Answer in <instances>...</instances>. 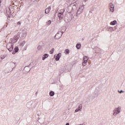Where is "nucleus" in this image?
<instances>
[{
	"mask_svg": "<svg viewBox=\"0 0 125 125\" xmlns=\"http://www.w3.org/2000/svg\"><path fill=\"white\" fill-rule=\"evenodd\" d=\"M37 49H38V50H42V46L39 45L37 47Z\"/></svg>",
	"mask_w": 125,
	"mask_h": 125,
	"instance_id": "a211bd4d",
	"label": "nucleus"
},
{
	"mask_svg": "<svg viewBox=\"0 0 125 125\" xmlns=\"http://www.w3.org/2000/svg\"><path fill=\"white\" fill-rule=\"evenodd\" d=\"M109 8L111 12H114L115 11L114 4L112 3H109Z\"/></svg>",
	"mask_w": 125,
	"mask_h": 125,
	"instance_id": "423d86ee",
	"label": "nucleus"
},
{
	"mask_svg": "<svg viewBox=\"0 0 125 125\" xmlns=\"http://www.w3.org/2000/svg\"><path fill=\"white\" fill-rule=\"evenodd\" d=\"M37 94H38V92H36V95H37Z\"/></svg>",
	"mask_w": 125,
	"mask_h": 125,
	"instance_id": "4c0bfd02",
	"label": "nucleus"
},
{
	"mask_svg": "<svg viewBox=\"0 0 125 125\" xmlns=\"http://www.w3.org/2000/svg\"><path fill=\"white\" fill-rule=\"evenodd\" d=\"M84 0V1H86V0Z\"/></svg>",
	"mask_w": 125,
	"mask_h": 125,
	"instance_id": "58836bf2",
	"label": "nucleus"
},
{
	"mask_svg": "<svg viewBox=\"0 0 125 125\" xmlns=\"http://www.w3.org/2000/svg\"><path fill=\"white\" fill-rule=\"evenodd\" d=\"M64 51L66 54H69L70 53V50L69 49H65Z\"/></svg>",
	"mask_w": 125,
	"mask_h": 125,
	"instance_id": "412c9836",
	"label": "nucleus"
},
{
	"mask_svg": "<svg viewBox=\"0 0 125 125\" xmlns=\"http://www.w3.org/2000/svg\"><path fill=\"white\" fill-rule=\"evenodd\" d=\"M25 43H26V41H23L20 44V46H24Z\"/></svg>",
	"mask_w": 125,
	"mask_h": 125,
	"instance_id": "f3484780",
	"label": "nucleus"
},
{
	"mask_svg": "<svg viewBox=\"0 0 125 125\" xmlns=\"http://www.w3.org/2000/svg\"><path fill=\"white\" fill-rule=\"evenodd\" d=\"M15 53H16V52H12V54H15Z\"/></svg>",
	"mask_w": 125,
	"mask_h": 125,
	"instance_id": "473e14b6",
	"label": "nucleus"
},
{
	"mask_svg": "<svg viewBox=\"0 0 125 125\" xmlns=\"http://www.w3.org/2000/svg\"><path fill=\"white\" fill-rule=\"evenodd\" d=\"M19 24H21V22H20V21H19V22H18V24L19 25Z\"/></svg>",
	"mask_w": 125,
	"mask_h": 125,
	"instance_id": "7c9ffc66",
	"label": "nucleus"
},
{
	"mask_svg": "<svg viewBox=\"0 0 125 125\" xmlns=\"http://www.w3.org/2000/svg\"><path fill=\"white\" fill-rule=\"evenodd\" d=\"M51 50H52V51H53V52H54V48H52V49Z\"/></svg>",
	"mask_w": 125,
	"mask_h": 125,
	"instance_id": "2f4dec72",
	"label": "nucleus"
},
{
	"mask_svg": "<svg viewBox=\"0 0 125 125\" xmlns=\"http://www.w3.org/2000/svg\"><path fill=\"white\" fill-rule=\"evenodd\" d=\"M48 56H49V55L47 54H45L43 55L42 56V60H45V59H46V58H47L48 57Z\"/></svg>",
	"mask_w": 125,
	"mask_h": 125,
	"instance_id": "ddd939ff",
	"label": "nucleus"
},
{
	"mask_svg": "<svg viewBox=\"0 0 125 125\" xmlns=\"http://www.w3.org/2000/svg\"><path fill=\"white\" fill-rule=\"evenodd\" d=\"M58 16L60 20H62V19H63V17H64V15L63 14L58 13Z\"/></svg>",
	"mask_w": 125,
	"mask_h": 125,
	"instance_id": "9b49d317",
	"label": "nucleus"
},
{
	"mask_svg": "<svg viewBox=\"0 0 125 125\" xmlns=\"http://www.w3.org/2000/svg\"><path fill=\"white\" fill-rule=\"evenodd\" d=\"M23 70L25 71V73H29V72L31 71V69H30L29 66L28 65V66H25Z\"/></svg>",
	"mask_w": 125,
	"mask_h": 125,
	"instance_id": "1a4fd4ad",
	"label": "nucleus"
},
{
	"mask_svg": "<svg viewBox=\"0 0 125 125\" xmlns=\"http://www.w3.org/2000/svg\"><path fill=\"white\" fill-rule=\"evenodd\" d=\"M63 31H59L55 36L54 38L55 40H59L61 37H62V35H63Z\"/></svg>",
	"mask_w": 125,
	"mask_h": 125,
	"instance_id": "39448f33",
	"label": "nucleus"
},
{
	"mask_svg": "<svg viewBox=\"0 0 125 125\" xmlns=\"http://www.w3.org/2000/svg\"><path fill=\"white\" fill-rule=\"evenodd\" d=\"M60 57H61V53H59L57 56L56 57V61H58L59 59H60Z\"/></svg>",
	"mask_w": 125,
	"mask_h": 125,
	"instance_id": "f8f14e48",
	"label": "nucleus"
},
{
	"mask_svg": "<svg viewBox=\"0 0 125 125\" xmlns=\"http://www.w3.org/2000/svg\"><path fill=\"white\" fill-rule=\"evenodd\" d=\"M50 54H53V51H52L51 50L50 51Z\"/></svg>",
	"mask_w": 125,
	"mask_h": 125,
	"instance_id": "cd10ccee",
	"label": "nucleus"
},
{
	"mask_svg": "<svg viewBox=\"0 0 125 125\" xmlns=\"http://www.w3.org/2000/svg\"><path fill=\"white\" fill-rule=\"evenodd\" d=\"M14 50H15V52H17L18 51H19V48H18V47L16 46L15 47Z\"/></svg>",
	"mask_w": 125,
	"mask_h": 125,
	"instance_id": "aec40b11",
	"label": "nucleus"
},
{
	"mask_svg": "<svg viewBox=\"0 0 125 125\" xmlns=\"http://www.w3.org/2000/svg\"><path fill=\"white\" fill-rule=\"evenodd\" d=\"M69 9H70V7L67 8L66 11L68 13H71V11H69Z\"/></svg>",
	"mask_w": 125,
	"mask_h": 125,
	"instance_id": "5701e85b",
	"label": "nucleus"
},
{
	"mask_svg": "<svg viewBox=\"0 0 125 125\" xmlns=\"http://www.w3.org/2000/svg\"><path fill=\"white\" fill-rule=\"evenodd\" d=\"M54 94H55V93L53 91H51L49 93L50 96H54Z\"/></svg>",
	"mask_w": 125,
	"mask_h": 125,
	"instance_id": "dca6fc26",
	"label": "nucleus"
},
{
	"mask_svg": "<svg viewBox=\"0 0 125 125\" xmlns=\"http://www.w3.org/2000/svg\"><path fill=\"white\" fill-rule=\"evenodd\" d=\"M118 92L119 93H123L124 92H125L123 90H121L120 91L119 90H118Z\"/></svg>",
	"mask_w": 125,
	"mask_h": 125,
	"instance_id": "a878e982",
	"label": "nucleus"
},
{
	"mask_svg": "<svg viewBox=\"0 0 125 125\" xmlns=\"http://www.w3.org/2000/svg\"><path fill=\"white\" fill-rule=\"evenodd\" d=\"M7 18H10V16L8 15V16H7Z\"/></svg>",
	"mask_w": 125,
	"mask_h": 125,
	"instance_id": "72a5a7b5",
	"label": "nucleus"
},
{
	"mask_svg": "<svg viewBox=\"0 0 125 125\" xmlns=\"http://www.w3.org/2000/svg\"><path fill=\"white\" fill-rule=\"evenodd\" d=\"M86 65V63L85 62H83V66H85Z\"/></svg>",
	"mask_w": 125,
	"mask_h": 125,
	"instance_id": "c756f323",
	"label": "nucleus"
},
{
	"mask_svg": "<svg viewBox=\"0 0 125 125\" xmlns=\"http://www.w3.org/2000/svg\"><path fill=\"white\" fill-rule=\"evenodd\" d=\"M0 58H1V59H4V58H5V57H4V55H2L0 56Z\"/></svg>",
	"mask_w": 125,
	"mask_h": 125,
	"instance_id": "393cba45",
	"label": "nucleus"
},
{
	"mask_svg": "<svg viewBox=\"0 0 125 125\" xmlns=\"http://www.w3.org/2000/svg\"><path fill=\"white\" fill-rule=\"evenodd\" d=\"M51 24V21L49 20L47 22V25H48V26H49V25H50Z\"/></svg>",
	"mask_w": 125,
	"mask_h": 125,
	"instance_id": "4be33fe9",
	"label": "nucleus"
},
{
	"mask_svg": "<svg viewBox=\"0 0 125 125\" xmlns=\"http://www.w3.org/2000/svg\"><path fill=\"white\" fill-rule=\"evenodd\" d=\"M109 29L111 31H114V28H113V27H110Z\"/></svg>",
	"mask_w": 125,
	"mask_h": 125,
	"instance_id": "c85d7f7f",
	"label": "nucleus"
},
{
	"mask_svg": "<svg viewBox=\"0 0 125 125\" xmlns=\"http://www.w3.org/2000/svg\"><path fill=\"white\" fill-rule=\"evenodd\" d=\"M69 123H66L65 125H69Z\"/></svg>",
	"mask_w": 125,
	"mask_h": 125,
	"instance_id": "e433bc0d",
	"label": "nucleus"
},
{
	"mask_svg": "<svg viewBox=\"0 0 125 125\" xmlns=\"http://www.w3.org/2000/svg\"><path fill=\"white\" fill-rule=\"evenodd\" d=\"M87 61L86 60H83V63H87Z\"/></svg>",
	"mask_w": 125,
	"mask_h": 125,
	"instance_id": "bb28decb",
	"label": "nucleus"
},
{
	"mask_svg": "<svg viewBox=\"0 0 125 125\" xmlns=\"http://www.w3.org/2000/svg\"><path fill=\"white\" fill-rule=\"evenodd\" d=\"M83 9H84V6H80L77 10V12L76 14V16H78L79 14H81V13H83Z\"/></svg>",
	"mask_w": 125,
	"mask_h": 125,
	"instance_id": "20e7f679",
	"label": "nucleus"
},
{
	"mask_svg": "<svg viewBox=\"0 0 125 125\" xmlns=\"http://www.w3.org/2000/svg\"><path fill=\"white\" fill-rule=\"evenodd\" d=\"M51 10V6H49L48 8H47L45 10V14H48V13H49V11H50Z\"/></svg>",
	"mask_w": 125,
	"mask_h": 125,
	"instance_id": "9d476101",
	"label": "nucleus"
},
{
	"mask_svg": "<svg viewBox=\"0 0 125 125\" xmlns=\"http://www.w3.org/2000/svg\"><path fill=\"white\" fill-rule=\"evenodd\" d=\"M120 113H121L120 107H116L113 110V116H115V117L118 114H120Z\"/></svg>",
	"mask_w": 125,
	"mask_h": 125,
	"instance_id": "7ed1b4c3",
	"label": "nucleus"
},
{
	"mask_svg": "<svg viewBox=\"0 0 125 125\" xmlns=\"http://www.w3.org/2000/svg\"><path fill=\"white\" fill-rule=\"evenodd\" d=\"M20 38V35L18 34L15 35L13 38H11L10 39V42L6 45V48L9 51L11 52V51L13 50V45L12 44V43H15V42H17V41L19 40Z\"/></svg>",
	"mask_w": 125,
	"mask_h": 125,
	"instance_id": "f257e3e1",
	"label": "nucleus"
},
{
	"mask_svg": "<svg viewBox=\"0 0 125 125\" xmlns=\"http://www.w3.org/2000/svg\"><path fill=\"white\" fill-rule=\"evenodd\" d=\"M82 110H83V104H79L78 108H77L75 110V113H77V112H81V111H82Z\"/></svg>",
	"mask_w": 125,
	"mask_h": 125,
	"instance_id": "0eeeda50",
	"label": "nucleus"
},
{
	"mask_svg": "<svg viewBox=\"0 0 125 125\" xmlns=\"http://www.w3.org/2000/svg\"><path fill=\"white\" fill-rule=\"evenodd\" d=\"M22 38L23 39H25V38H26V37H27V29H23L22 31Z\"/></svg>",
	"mask_w": 125,
	"mask_h": 125,
	"instance_id": "6e6552de",
	"label": "nucleus"
},
{
	"mask_svg": "<svg viewBox=\"0 0 125 125\" xmlns=\"http://www.w3.org/2000/svg\"><path fill=\"white\" fill-rule=\"evenodd\" d=\"M16 64L14 62H9L7 63V67L5 69V73H10L13 71V69L15 68Z\"/></svg>",
	"mask_w": 125,
	"mask_h": 125,
	"instance_id": "f03ea898",
	"label": "nucleus"
},
{
	"mask_svg": "<svg viewBox=\"0 0 125 125\" xmlns=\"http://www.w3.org/2000/svg\"><path fill=\"white\" fill-rule=\"evenodd\" d=\"M84 125V124H79V125Z\"/></svg>",
	"mask_w": 125,
	"mask_h": 125,
	"instance_id": "f704fd0d",
	"label": "nucleus"
},
{
	"mask_svg": "<svg viewBox=\"0 0 125 125\" xmlns=\"http://www.w3.org/2000/svg\"><path fill=\"white\" fill-rule=\"evenodd\" d=\"M83 60L87 61V60H88V57L85 56V57H84Z\"/></svg>",
	"mask_w": 125,
	"mask_h": 125,
	"instance_id": "b1692460",
	"label": "nucleus"
},
{
	"mask_svg": "<svg viewBox=\"0 0 125 125\" xmlns=\"http://www.w3.org/2000/svg\"><path fill=\"white\" fill-rule=\"evenodd\" d=\"M117 21L114 20V21L110 22V24L111 25H116V24H117Z\"/></svg>",
	"mask_w": 125,
	"mask_h": 125,
	"instance_id": "2eb2a0df",
	"label": "nucleus"
},
{
	"mask_svg": "<svg viewBox=\"0 0 125 125\" xmlns=\"http://www.w3.org/2000/svg\"><path fill=\"white\" fill-rule=\"evenodd\" d=\"M2 0H0V3H1Z\"/></svg>",
	"mask_w": 125,
	"mask_h": 125,
	"instance_id": "c9c22d12",
	"label": "nucleus"
},
{
	"mask_svg": "<svg viewBox=\"0 0 125 125\" xmlns=\"http://www.w3.org/2000/svg\"><path fill=\"white\" fill-rule=\"evenodd\" d=\"M76 48H77V49H80L81 48V47H82V44H81V43H77L76 44Z\"/></svg>",
	"mask_w": 125,
	"mask_h": 125,
	"instance_id": "4468645a",
	"label": "nucleus"
},
{
	"mask_svg": "<svg viewBox=\"0 0 125 125\" xmlns=\"http://www.w3.org/2000/svg\"><path fill=\"white\" fill-rule=\"evenodd\" d=\"M65 11V10L64 9H61L60 10V12H59V13H61L62 14H63V13H64Z\"/></svg>",
	"mask_w": 125,
	"mask_h": 125,
	"instance_id": "6ab92c4d",
	"label": "nucleus"
},
{
	"mask_svg": "<svg viewBox=\"0 0 125 125\" xmlns=\"http://www.w3.org/2000/svg\"><path fill=\"white\" fill-rule=\"evenodd\" d=\"M96 91H97V90H96L95 92H96Z\"/></svg>",
	"mask_w": 125,
	"mask_h": 125,
	"instance_id": "ea45409f",
	"label": "nucleus"
}]
</instances>
